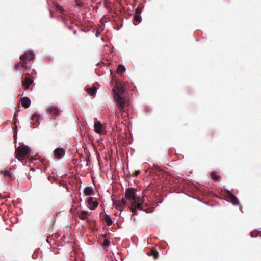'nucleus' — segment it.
Returning a JSON list of instances; mask_svg holds the SVG:
<instances>
[{
  "label": "nucleus",
  "mask_w": 261,
  "mask_h": 261,
  "mask_svg": "<svg viewBox=\"0 0 261 261\" xmlns=\"http://www.w3.org/2000/svg\"><path fill=\"white\" fill-rule=\"evenodd\" d=\"M137 190L134 188H129L126 190L125 193V198L129 200H133L130 204L133 215L136 214L137 210H144L143 207L145 205L144 198H141L136 196ZM145 205H146L145 204Z\"/></svg>",
  "instance_id": "f257e3e1"
},
{
  "label": "nucleus",
  "mask_w": 261,
  "mask_h": 261,
  "mask_svg": "<svg viewBox=\"0 0 261 261\" xmlns=\"http://www.w3.org/2000/svg\"><path fill=\"white\" fill-rule=\"evenodd\" d=\"M114 98L116 102V105L119 111L121 112H125V100L119 93H114Z\"/></svg>",
  "instance_id": "f03ea898"
},
{
  "label": "nucleus",
  "mask_w": 261,
  "mask_h": 261,
  "mask_svg": "<svg viewBox=\"0 0 261 261\" xmlns=\"http://www.w3.org/2000/svg\"><path fill=\"white\" fill-rule=\"evenodd\" d=\"M47 113L54 117H57L60 115V108L57 105L48 106L46 108Z\"/></svg>",
  "instance_id": "7ed1b4c3"
},
{
  "label": "nucleus",
  "mask_w": 261,
  "mask_h": 261,
  "mask_svg": "<svg viewBox=\"0 0 261 261\" xmlns=\"http://www.w3.org/2000/svg\"><path fill=\"white\" fill-rule=\"evenodd\" d=\"M35 54L32 51H28L20 57V60L22 62L23 64H27V61L34 60Z\"/></svg>",
  "instance_id": "20e7f679"
},
{
  "label": "nucleus",
  "mask_w": 261,
  "mask_h": 261,
  "mask_svg": "<svg viewBox=\"0 0 261 261\" xmlns=\"http://www.w3.org/2000/svg\"><path fill=\"white\" fill-rule=\"evenodd\" d=\"M29 151V147L24 145L18 146L16 149V152L17 153V155L20 157H24L27 156L28 154Z\"/></svg>",
  "instance_id": "39448f33"
},
{
  "label": "nucleus",
  "mask_w": 261,
  "mask_h": 261,
  "mask_svg": "<svg viewBox=\"0 0 261 261\" xmlns=\"http://www.w3.org/2000/svg\"><path fill=\"white\" fill-rule=\"evenodd\" d=\"M115 89L116 90L114 89L113 90L114 93H115V92H116V93H119L121 95L123 94L125 91V88L121 82H117L116 84Z\"/></svg>",
  "instance_id": "423d86ee"
},
{
  "label": "nucleus",
  "mask_w": 261,
  "mask_h": 261,
  "mask_svg": "<svg viewBox=\"0 0 261 261\" xmlns=\"http://www.w3.org/2000/svg\"><path fill=\"white\" fill-rule=\"evenodd\" d=\"M87 202L88 204V207L91 210H95L98 205V202L96 201H93V198L88 197L87 199Z\"/></svg>",
  "instance_id": "0eeeda50"
},
{
  "label": "nucleus",
  "mask_w": 261,
  "mask_h": 261,
  "mask_svg": "<svg viewBox=\"0 0 261 261\" xmlns=\"http://www.w3.org/2000/svg\"><path fill=\"white\" fill-rule=\"evenodd\" d=\"M65 153V150L62 148H57L54 150L55 156L59 159L62 158L64 156Z\"/></svg>",
  "instance_id": "6e6552de"
},
{
  "label": "nucleus",
  "mask_w": 261,
  "mask_h": 261,
  "mask_svg": "<svg viewBox=\"0 0 261 261\" xmlns=\"http://www.w3.org/2000/svg\"><path fill=\"white\" fill-rule=\"evenodd\" d=\"M79 218L81 220H87L89 216V213L87 211H82L77 213Z\"/></svg>",
  "instance_id": "1a4fd4ad"
},
{
  "label": "nucleus",
  "mask_w": 261,
  "mask_h": 261,
  "mask_svg": "<svg viewBox=\"0 0 261 261\" xmlns=\"http://www.w3.org/2000/svg\"><path fill=\"white\" fill-rule=\"evenodd\" d=\"M94 131L98 134H101L102 131V125L100 121H97L94 124Z\"/></svg>",
  "instance_id": "9d476101"
},
{
  "label": "nucleus",
  "mask_w": 261,
  "mask_h": 261,
  "mask_svg": "<svg viewBox=\"0 0 261 261\" xmlns=\"http://www.w3.org/2000/svg\"><path fill=\"white\" fill-rule=\"evenodd\" d=\"M228 198L229 201L233 204V205H238L239 203V200L237 198L232 194L230 191L228 192Z\"/></svg>",
  "instance_id": "9b49d317"
},
{
  "label": "nucleus",
  "mask_w": 261,
  "mask_h": 261,
  "mask_svg": "<svg viewBox=\"0 0 261 261\" xmlns=\"http://www.w3.org/2000/svg\"><path fill=\"white\" fill-rule=\"evenodd\" d=\"M2 174L3 177H6V179L8 181L12 180L13 177L12 174L9 170H5L2 172Z\"/></svg>",
  "instance_id": "f8f14e48"
},
{
  "label": "nucleus",
  "mask_w": 261,
  "mask_h": 261,
  "mask_svg": "<svg viewBox=\"0 0 261 261\" xmlns=\"http://www.w3.org/2000/svg\"><path fill=\"white\" fill-rule=\"evenodd\" d=\"M21 103L22 106L28 108L30 106L31 100L27 97H23L21 99Z\"/></svg>",
  "instance_id": "ddd939ff"
},
{
  "label": "nucleus",
  "mask_w": 261,
  "mask_h": 261,
  "mask_svg": "<svg viewBox=\"0 0 261 261\" xmlns=\"http://www.w3.org/2000/svg\"><path fill=\"white\" fill-rule=\"evenodd\" d=\"M33 80L30 78H25V80L22 81V84L25 89H28L29 87L32 84Z\"/></svg>",
  "instance_id": "4468645a"
},
{
  "label": "nucleus",
  "mask_w": 261,
  "mask_h": 261,
  "mask_svg": "<svg viewBox=\"0 0 261 261\" xmlns=\"http://www.w3.org/2000/svg\"><path fill=\"white\" fill-rule=\"evenodd\" d=\"M83 193L86 196H90L93 194V190L92 187L87 186L84 188Z\"/></svg>",
  "instance_id": "2eb2a0df"
},
{
  "label": "nucleus",
  "mask_w": 261,
  "mask_h": 261,
  "mask_svg": "<svg viewBox=\"0 0 261 261\" xmlns=\"http://www.w3.org/2000/svg\"><path fill=\"white\" fill-rule=\"evenodd\" d=\"M97 89V88L95 86H93L92 87L87 88L86 91L89 95H94L96 94Z\"/></svg>",
  "instance_id": "dca6fc26"
},
{
  "label": "nucleus",
  "mask_w": 261,
  "mask_h": 261,
  "mask_svg": "<svg viewBox=\"0 0 261 261\" xmlns=\"http://www.w3.org/2000/svg\"><path fill=\"white\" fill-rule=\"evenodd\" d=\"M105 221H106V222L107 223V224L108 226L111 225L113 223V221L111 219V218L110 217V216L109 215H108L107 214L106 215Z\"/></svg>",
  "instance_id": "f3484780"
},
{
  "label": "nucleus",
  "mask_w": 261,
  "mask_h": 261,
  "mask_svg": "<svg viewBox=\"0 0 261 261\" xmlns=\"http://www.w3.org/2000/svg\"><path fill=\"white\" fill-rule=\"evenodd\" d=\"M126 70L125 66H118L117 69V73L118 74H122L124 72H125Z\"/></svg>",
  "instance_id": "a211bd4d"
},
{
  "label": "nucleus",
  "mask_w": 261,
  "mask_h": 261,
  "mask_svg": "<svg viewBox=\"0 0 261 261\" xmlns=\"http://www.w3.org/2000/svg\"><path fill=\"white\" fill-rule=\"evenodd\" d=\"M110 244V242L108 239H105L103 241V243L102 245V247L104 249L107 248Z\"/></svg>",
  "instance_id": "6ab92c4d"
},
{
  "label": "nucleus",
  "mask_w": 261,
  "mask_h": 261,
  "mask_svg": "<svg viewBox=\"0 0 261 261\" xmlns=\"http://www.w3.org/2000/svg\"><path fill=\"white\" fill-rule=\"evenodd\" d=\"M134 19L136 22H140L141 20V17L140 15L135 14Z\"/></svg>",
  "instance_id": "aec40b11"
},
{
  "label": "nucleus",
  "mask_w": 261,
  "mask_h": 261,
  "mask_svg": "<svg viewBox=\"0 0 261 261\" xmlns=\"http://www.w3.org/2000/svg\"><path fill=\"white\" fill-rule=\"evenodd\" d=\"M211 175L212 178L215 180H218L219 178V176L217 174L216 172H212Z\"/></svg>",
  "instance_id": "412c9836"
},
{
  "label": "nucleus",
  "mask_w": 261,
  "mask_h": 261,
  "mask_svg": "<svg viewBox=\"0 0 261 261\" xmlns=\"http://www.w3.org/2000/svg\"><path fill=\"white\" fill-rule=\"evenodd\" d=\"M114 203L115 204L116 208L119 209L121 211V208L124 206L122 204H120V202L119 201L114 202Z\"/></svg>",
  "instance_id": "4be33fe9"
},
{
  "label": "nucleus",
  "mask_w": 261,
  "mask_h": 261,
  "mask_svg": "<svg viewBox=\"0 0 261 261\" xmlns=\"http://www.w3.org/2000/svg\"><path fill=\"white\" fill-rule=\"evenodd\" d=\"M40 117V115L37 112L34 113L32 116V119H38Z\"/></svg>",
  "instance_id": "5701e85b"
},
{
  "label": "nucleus",
  "mask_w": 261,
  "mask_h": 261,
  "mask_svg": "<svg viewBox=\"0 0 261 261\" xmlns=\"http://www.w3.org/2000/svg\"><path fill=\"white\" fill-rule=\"evenodd\" d=\"M141 11H142L141 8L140 7H138L135 10V14L140 15V14L141 13Z\"/></svg>",
  "instance_id": "b1692460"
},
{
  "label": "nucleus",
  "mask_w": 261,
  "mask_h": 261,
  "mask_svg": "<svg viewBox=\"0 0 261 261\" xmlns=\"http://www.w3.org/2000/svg\"><path fill=\"white\" fill-rule=\"evenodd\" d=\"M120 202V204H122L123 205H125L127 203L126 200L124 198H122L121 200L119 201Z\"/></svg>",
  "instance_id": "393cba45"
},
{
  "label": "nucleus",
  "mask_w": 261,
  "mask_h": 261,
  "mask_svg": "<svg viewBox=\"0 0 261 261\" xmlns=\"http://www.w3.org/2000/svg\"><path fill=\"white\" fill-rule=\"evenodd\" d=\"M76 3L79 6H82L83 5L82 3L80 0H76Z\"/></svg>",
  "instance_id": "a878e982"
},
{
  "label": "nucleus",
  "mask_w": 261,
  "mask_h": 261,
  "mask_svg": "<svg viewBox=\"0 0 261 261\" xmlns=\"http://www.w3.org/2000/svg\"><path fill=\"white\" fill-rule=\"evenodd\" d=\"M251 237H255V236H256L255 235H254V234H253V233L252 232L251 233Z\"/></svg>",
  "instance_id": "bb28decb"
},
{
  "label": "nucleus",
  "mask_w": 261,
  "mask_h": 261,
  "mask_svg": "<svg viewBox=\"0 0 261 261\" xmlns=\"http://www.w3.org/2000/svg\"><path fill=\"white\" fill-rule=\"evenodd\" d=\"M72 26H69V27H68V28H69V29H72Z\"/></svg>",
  "instance_id": "cd10ccee"
},
{
  "label": "nucleus",
  "mask_w": 261,
  "mask_h": 261,
  "mask_svg": "<svg viewBox=\"0 0 261 261\" xmlns=\"http://www.w3.org/2000/svg\"><path fill=\"white\" fill-rule=\"evenodd\" d=\"M73 33H74V34H76V30H74V31H73Z\"/></svg>",
  "instance_id": "c85d7f7f"
},
{
  "label": "nucleus",
  "mask_w": 261,
  "mask_h": 261,
  "mask_svg": "<svg viewBox=\"0 0 261 261\" xmlns=\"http://www.w3.org/2000/svg\"><path fill=\"white\" fill-rule=\"evenodd\" d=\"M108 65H111V63H109L108 64Z\"/></svg>",
  "instance_id": "c756f323"
},
{
  "label": "nucleus",
  "mask_w": 261,
  "mask_h": 261,
  "mask_svg": "<svg viewBox=\"0 0 261 261\" xmlns=\"http://www.w3.org/2000/svg\"><path fill=\"white\" fill-rule=\"evenodd\" d=\"M96 65H97V66L99 65V63L96 64Z\"/></svg>",
  "instance_id": "7c9ffc66"
},
{
  "label": "nucleus",
  "mask_w": 261,
  "mask_h": 261,
  "mask_svg": "<svg viewBox=\"0 0 261 261\" xmlns=\"http://www.w3.org/2000/svg\"><path fill=\"white\" fill-rule=\"evenodd\" d=\"M16 66L19 65V64H17L15 65Z\"/></svg>",
  "instance_id": "2f4dec72"
},
{
  "label": "nucleus",
  "mask_w": 261,
  "mask_h": 261,
  "mask_svg": "<svg viewBox=\"0 0 261 261\" xmlns=\"http://www.w3.org/2000/svg\"><path fill=\"white\" fill-rule=\"evenodd\" d=\"M19 66H16V69H17V67H18Z\"/></svg>",
  "instance_id": "473e14b6"
}]
</instances>
